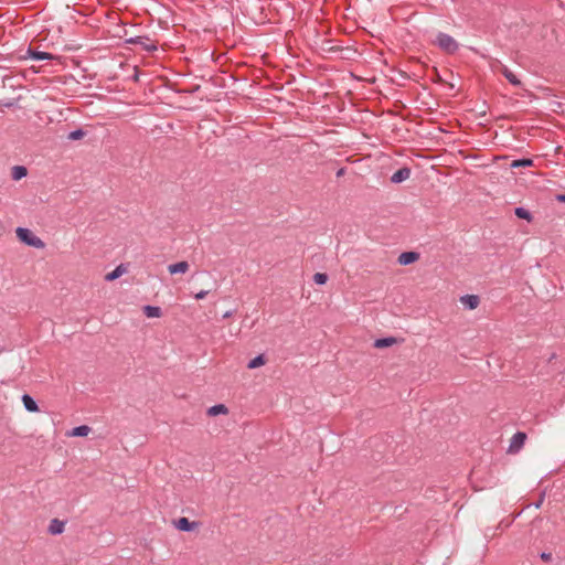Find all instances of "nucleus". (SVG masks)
<instances>
[{
  "mask_svg": "<svg viewBox=\"0 0 565 565\" xmlns=\"http://www.w3.org/2000/svg\"><path fill=\"white\" fill-rule=\"evenodd\" d=\"M18 238L28 246L35 248H43L44 242L38 237L31 230L25 227H18L17 231Z\"/></svg>",
  "mask_w": 565,
  "mask_h": 565,
  "instance_id": "nucleus-1",
  "label": "nucleus"
},
{
  "mask_svg": "<svg viewBox=\"0 0 565 565\" xmlns=\"http://www.w3.org/2000/svg\"><path fill=\"white\" fill-rule=\"evenodd\" d=\"M435 44L446 53L452 54L458 51V42L449 34L439 32L436 35Z\"/></svg>",
  "mask_w": 565,
  "mask_h": 565,
  "instance_id": "nucleus-2",
  "label": "nucleus"
},
{
  "mask_svg": "<svg viewBox=\"0 0 565 565\" xmlns=\"http://www.w3.org/2000/svg\"><path fill=\"white\" fill-rule=\"evenodd\" d=\"M127 43L139 45L147 52H154L158 49L156 42L148 36H134L128 39Z\"/></svg>",
  "mask_w": 565,
  "mask_h": 565,
  "instance_id": "nucleus-3",
  "label": "nucleus"
},
{
  "mask_svg": "<svg viewBox=\"0 0 565 565\" xmlns=\"http://www.w3.org/2000/svg\"><path fill=\"white\" fill-rule=\"evenodd\" d=\"M526 439V434L523 431L515 433L511 440L508 448V452L510 454H516L521 450V448L524 446Z\"/></svg>",
  "mask_w": 565,
  "mask_h": 565,
  "instance_id": "nucleus-4",
  "label": "nucleus"
},
{
  "mask_svg": "<svg viewBox=\"0 0 565 565\" xmlns=\"http://www.w3.org/2000/svg\"><path fill=\"white\" fill-rule=\"evenodd\" d=\"M173 524H174L175 529H178L179 531H183V532H191L198 527L196 522H191L188 518H184V516L179 518L178 520H174Z\"/></svg>",
  "mask_w": 565,
  "mask_h": 565,
  "instance_id": "nucleus-5",
  "label": "nucleus"
},
{
  "mask_svg": "<svg viewBox=\"0 0 565 565\" xmlns=\"http://www.w3.org/2000/svg\"><path fill=\"white\" fill-rule=\"evenodd\" d=\"M409 177H411V169L407 167H403V168H399L398 170H396L392 174L391 182L396 183V184L402 183V182L406 181Z\"/></svg>",
  "mask_w": 565,
  "mask_h": 565,
  "instance_id": "nucleus-6",
  "label": "nucleus"
},
{
  "mask_svg": "<svg viewBox=\"0 0 565 565\" xmlns=\"http://www.w3.org/2000/svg\"><path fill=\"white\" fill-rule=\"evenodd\" d=\"M28 56L35 61H51L54 56L51 53L28 49Z\"/></svg>",
  "mask_w": 565,
  "mask_h": 565,
  "instance_id": "nucleus-7",
  "label": "nucleus"
},
{
  "mask_svg": "<svg viewBox=\"0 0 565 565\" xmlns=\"http://www.w3.org/2000/svg\"><path fill=\"white\" fill-rule=\"evenodd\" d=\"M418 258H419V254L416 252H403L398 256V263L401 265L406 266V265H411V264L415 263Z\"/></svg>",
  "mask_w": 565,
  "mask_h": 565,
  "instance_id": "nucleus-8",
  "label": "nucleus"
},
{
  "mask_svg": "<svg viewBox=\"0 0 565 565\" xmlns=\"http://www.w3.org/2000/svg\"><path fill=\"white\" fill-rule=\"evenodd\" d=\"M460 301L466 308L472 310L478 307L480 299L476 295H465L460 298Z\"/></svg>",
  "mask_w": 565,
  "mask_h": 565,
  "instance_id": "nucleus-9",
  "label": "nucleus"
},
{
  "mask_svg": "<svg viewBox=\"0 0 565 565\" xmlns=\"http://www.w3.org/2000/svg\"><path fill=\"white\" fill-rule=\"evenodd\" d=\"M189 269V263L183 260V262H179V263H174V264H170L168 266V271L171 274V275H175V274H184L186 273Z\"/></svg>",
  "mask_w": 565,
  "mask_h": 565,
  "instance_id": "nucleus-10",
  "label": "nucleus"
},
{
  "mask_svg": "<svg viewBox=\"0 0 565 565\" xmlns=\"http://www.w3.org/2000/svg\"><path fill=\"white\" fill-rule=\"evenodd\" d=\"M501 73L511 85H513L515 87H520L522 85L521 81L516 77V75L511 70H509L507 66H504V65L502 66Z\"/></svg>",
  "mask_w": 565,
  "mask_h": 565,
  "instance_id": "nucleus-11",
  "label": "nucleus"
},
{
  "mask_svg": "<svg viewBox=\"0 0 565 565\" xmlns=\"http://www.w3.org/2000/svg\"><path fill=\"white\" fill-rule=\"evenodd\" d=\"M22 403H23L24 408L30 413H35L39 411L38 403L29 394L22 395Z\"/></svg>",
  "mask_w": 565,
  "mask_h": 565,
  "instance_id": "nucleus-12",
  "label": "nucleus"
},
{
  "mask_svg": "<svg viewBox=\"0 0 565 565\" xmlns=\"http://www.w3.org/2000/svg\"><path fill=\"white\" fill-rule=\"evenodd\" d=\"M90 433V427L87 425H79L74 427L67 433L70 437H86Z\"/></svg>",
  "mask_w": 565,
  "mask_h": 565,
  "instance_id": "nucleus-13",
  "label": "nucleus"
},
{
  "mask_svg": "<svg viewBox=\"0 0 565 565\" xmlns=\"http://www.w3.org/2000/svg\"><path fill=\"white\" fill-rule=\"evenodd\" d=\"M65 523L57 519L51 521L49 532L53 535L61 534L64 531Z\"/></svg>",
  "mask_w": 565,
  "mask_h": 565,
  "instance_id": "nucleus-14",
  "label": "nucleus"
},
{
  "mask_svg": "<svg viewBox=\"0 0 565 565\" xmlns=\"http://www.w3.org/2000/svg\"><path fill=\"white\" fill-rule=\"evenodd\" d=\"M26 174H28V170L23 166H14L12 168L11 177L14 181L21 180L22 178L26 177Z\"/></svg>",
  "mask_w": 565,
  "mask_h": 565,
  "instance_id": "nucleus-15",
  "label": "nucleus"
},
{
  "mask_svg": "<svg viewBox=\"0 0 565 565\" xmlns=\"http://www.w3.org/2000/svg\"><path fill=\"white\" fill-rule=\"evenodd\" d=\"M143 312L148 318H159L161 316V308L147 305L143 307Z\"/></svg>",
  "mask_w": 565,
  "mask_h": 565,
  "instance_id": "nucleus-16",
  "label": "nucleus"
},
{
  "mask_svg": "<svg viewBox=\"0 0 565 565\" xmlns=\"http://www.w3.org/2000/svg\"><path fill=\"white\" fill-rule=\"evenodd\" d=\"M395 342H396V339L393 337L381 338V339L375 340L374 347L379 348V349L387 348V347H391L392 344H394Z\"/></svg>",
  "mask_w": 565,
  "mask_h": 565,
  "instance_id": "nucleus-17",
  "label": "nucleus"
},
{
  "mask_svg": "<svg viewBox=\"0 0 565 565\" xmlns=\"http://www.w3.org/2000/svg\"><path fill=\"white\" fill-rule=\"evenodd\" d=\"M125 271H126V268L122 265H119L113 271L108 273L106 275L105 279L107 281H113V280L119 278Z\"/></svg>",
  "mask_w": 565,
  "mask_h": 565,
  "instance_id": "nucleus-18",
  "label": "nucleus"
},
{
  "mask_svg": "<svg viewBox=\"0 0 565 565\" xmlns=\"http://www.w3.org/2000/svg\"><path fill=\"white\" fill-rule=\"evenodd\" d=\"M227 407L224 404H216L207 409L210 416H216L220 414H226Z\"/></svg>",
  "mask_w": 565,
  "mask_h": 565,
  "instance_id": "nucleus-19",
  "label": "nucleus"
},
{
  "mask_svg": "<svg viewBox=\"0 0 565 565\" xmlns=\"http://www.w3.org/2000/svg\"><path fill=\"white\" fill-rule=\"evenodd\" d=\"M514 214L519 217V218H522V220H526L527 222H531L532 221V214L530 213V211H527L526 209L522 207V206H519V207H515L514 210Z\"/></svg>",
  "mask_w": 565,
  "mask_h": 565,
  "instance_id": "nucleus-20",
  "label": "nucleus"
},
{
  "mask_svg": "<svg viewBox=\"0 0 565 565\" xmlns=\"http://www.w3.org/2000/svg\"><path fill=\"white\" fill-rule=\"evenodd\" d=\"M265 362H266V360H265L264 355L258 354L248 362L247 367L248 369H257V367L264 365Z\"/></svg>",
  "mask_w": 565,
  "mask_h": 565,
  "instance_id": "nucleus-21",
  "label": "nucleus"
},
{
  "mask_svg": "<svg viewBox=\"0 0 565 565\" xmlns=\"http://www.w3.org/2000/svg\"><path fill=\"white\" fill-rule=\"evenodd\" d=\"M532 164H533L532 159L523 158V159L514 160L511 163V168L531 167Z\"/></svg>",
  "mask_w": 565,
  "mask_h": 565,
  "instance_id": "nucleus-22",
  "label": "nucleus"
},
{
  "mask_svg": "<svg viewBox=\"0 0 565 565\" xmlns=\"http://www.w3.org/2000/svg\"><path fill=\"white\" fill-rule=\"evenodd\" d=\"M84 136H86V131L83 130L82 128H78V129L71 131L67 136V139L68 140H78V139H82Z\"/></svg>",
  "mask_w": 565,
  "mask_h": 565,
  "instance_id": "nucleus-23",
  "label": "nucleus"
},
{
  "mask_svg": "<svg viewBox=\"0 0 565 565\" xmlns=\"http://www.w3.org/2000/svg\"><path fill=\"white\" fill-rule=\"evenodd\" d=\"M312 279L317 285H324L328 280V276L324 273H316Z\"/></svg>",
  "mask_w": 565,
  "mask_h": 565,
  "instance_id": "nucleus-24",
  "label": "nucleus"
},
{
  "mask_svg": "<svg viewBox=\"0 0 565 565\" xmlns=\"http://www.w3.org/2000/svg\"><path fill=\"white\" fill-rule=\"evenodd\" d=\"M207 294H209L207 290H201V291H199L198 294L194 295V298L196 300H202V299H204L206 297Z\"/></svg>",
  "mask_w": 565,
  "mask_h": 565,
  "instance_id": "nucleus-25",
  "label": "nucleus"
},
{
  "mask_svg": "<svg viewBox=\"0 0 565 565\" xmlns=\"http://www.w3.org/2000/svg\"><path fill=\"white\" fill-rule=\"evenodd\" d=\"M541 558H542L543 561L548 562V561H551V559H552V555H551L550 553H545V552H543V553H541Z\"/></svg>",
  "mask_w": 565,
  "mask_h": 565,
  "instance_id": "nucleus-26",
  "label": "nucleus"
},
{
  "mask_svg": "<svg viewBox=\"0 0 565 565\" xmlns=\"http://www.w3.org/2000/svg\"><path fill=\"white\" fill-rule=\"evenodd\" d=\"M556 201L559 203H565V194H557Z\"/></svg>",
  "mask_w": 565,
  "mask_h": 565,
  "instance_id": "nucleus-27",
  "label": "nucleus"
},
{
  "mask_svg": "<svg viewBox=\"0 0 565 565\" xmlns=\"http://www.w3.org/2000/svg\"><path fill=\"white\" fill-rule=\"evenodd\" d=\"M232 315H233V311H231V310H230V311H226V312L223 315V318H224V319H227V318L232 317Z\"/></svg>",
  "mask_w": 565,
  "mask_h": 565,
  "instance_id": "nucleus-28",
  "label": "nucleus"
},
{
  "mask_svg": "<svg viewBox=\"0 0 565 565\" xmlns=\"http://www.w3.org/2000/svg\"><path fill=\"white\" fill-rule=\"evenodd\" d=\"M343 172H344V171H343V169H340V170L337 172V175H338V177H340V175H342V174H343Z\"/></svg>",
  "mask_w": 565,
  "mask_h": 565,
  "instance_id": "nucleus-29",
  "label": "nucleus"
},
{
  "mask_svg": "<svg viewBox=\"0 0 565 565\" xmlns=\"http://www.w3.org/2000/svg\"><path fill=\"white\" fill-rule=\"evenodd\" d=\"M541 502H542V501L536 502V503H535V507H536V508H539V507L541 505Z\"/></svg>",
  "mask_w": 565,
  "mask_h": 565,
  "instance_id": "nucleus-30",
  "label": "nucleus"
}]
</instances>
